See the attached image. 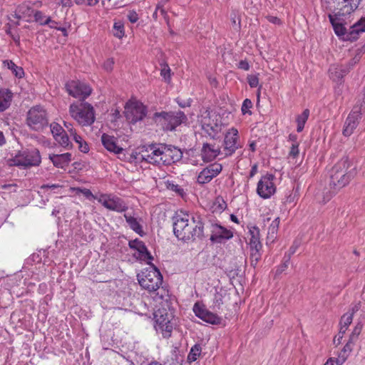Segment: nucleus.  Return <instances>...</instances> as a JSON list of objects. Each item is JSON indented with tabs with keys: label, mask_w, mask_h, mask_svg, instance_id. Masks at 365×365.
<instances>
[{
	"label": "nucleus",
	"mask_w": 365,
	"mask_h": 365,
	"mask_svg": "<svg viewBox=\"0 0 365 365\" xmlns=\"http://www.w3.org/2000/svg\"><path fill=\"white\" fill-rule=\"evenodd\" d=\"M173 232L184 242H193L203 237L204 224L200 216L187 213H177L173 217Z\"/></svg>",
	"instance_id": "nucleus-1"
},
{
	"label": "nucleus",
	"mask_w": 365,
	"mask_h": 365,
	"mask_svg": "<svg viewBox=\"0 0 365 365\" xmlns=\"http://www.w3.org/2000/svg\"><path fill=\"white\" fill-rule=\"evenodd\" d=\"M362 0H325L324 11L336 34H342L344 25L350 15L357 9Z\"/></svg>",
	"instance_id": "nucleus-2"
},
{
	"label": "nucleus",
	"mask_w": 365,
	"mask_h": 365,
	"mask_svg": "<svg viewBox=\"0 0 365 365\" xmlns=\"http://www.w3.org/2000/svg\"><path fill=\"white\" fill-rule=\"evenodd\" d=\"M356 173V165L349 157H343L339 160L329 172V185L334 190L333 192L348 185Z\"/></svg>",
	"instance_id": "nucleus-3"
},
{
	"label": "nucleus",
	"mask_w": 365,
	"mask_h": 365,
	"mask_svg": "<svg viewBox=\"0 0 365 365\" xmlns=\"http://www.w3.org/2000/svg\"><path fill=\"white\" fill-rule=\"evenodd\" d=\"M153 120L164 130L173 131L182 123H186L187 118L184 112L179 110L178 111L156 112L153 114Z\"/></svg>",
	"instance_id": "nucleus-4"
},
{
	"label": "nucleus",
	"mask_w": 365,
	"mask_h": 365,
	"mask_svg": "<svg viewBox=\"0 0 365 365\" xmlns=\"http://www.w3.org/2000/svg\"><path fill=\"white\" fill-rule=\"evenodd\" d=\"M69 113L81 126L91 125L96 120L93 107L91 104L84 101L71 104Z\"/></svg>",
	"instance_id": "nucleus-5"
},
{
	"label": "nucleus",
	"mask_w": 365,
	"mask_h": 365,
	"mask_svg": "<svg viewBox=\"0 0 365 365\" xmlns=\"http://www.w3.org/2000/svg\"><path fill=\"white\" fill-rule=\"evenodd\" d=\"M41 162L40 153L36 148L24 150L14 158L8 160L9 166H17L24 169L38 166Z\"/></svg>",
	"instance_id": "nucleus-6"
},
{
	"label": "nucleus",
	"mask_w": 365,
	"mask_h": 365,
	"mask_svg": "<svg viewBox=\"0 0 365 365\" xmlns=\"http://www.w3.org/2000/svg\"><path fill=\"white\" fill-rule=\"evenodd\" d=\"M26 125L35 131H41L48 125L46 110L41 106L31 107L26 115Z\"/></svg>",
	"instance_id": "nucleus-7"
},
{
	"label": "nucleus",
	"mask_w": 365,
	"mask_h": 365,
	"mask_svg": "<svg viewBox=\"0 0 365 365\" xmlns=\"http://www.w3.org/2000/svg\"><path fill=\"white\" fill-rule=\"evenodd\" d=\"M200 123L202 129L212 139L221 131L222 123L215 113L211 114L210 111L205 110L201 115Z\"/></svg>",
	"instance_id": "nucleus-8"
},
{
	"label": "nucleus",
	"mask_w": 365,
	"mask_h": 365,
	"mask_svg": "<svg viewBox=\"0 0 365 365\" xmlns=\"http://www.w3.org/2000/svg\"><path fill=\"white\" fill-rule=\"evenodd\" d=\"M140 285L149 292H154L159 289L163 283V276L160 271L153 266L152 270L147 272L140 278H138Z\"/></svg>",
	"instance_id": "nucleus-9"
},
{
	"label": "nucleus",
	"mask_w": 365,
	"mask_h": 365,
	"mask_svg": "<svg viewBox=\"0 0 365 365\" xmlns=\"http://www.w3.org/2000/svg\"><path fill=\"white\" fill-rule=\"evenodd\" d=\"M172 314L165 309H159L154 313L156 329L160 330L163 336L168 338L171 336L173 324L171 322Z\"/></svg>",
	"instance_id": "nucleus-10"
},
{
	"label": "nucleus",
	"mask_w": 365,
	"mask_h": 365,
	"mask_svg": "<svg viewBox=\"0 0 365 365\" xmlns=\"http://www.w3.org/2000/svg\"><path fill=\"white\" fill-rule=\"evenodd\" d=\"M66 89L68 94L83 101L92 92L91 87L78 80H72L66 83Z\"/></svg>",
	"instance_id": "nucleus-11"
},
{
	"label": "nucleus",
	"mask_w": 365,
	"mask_h": 365,
	"mask_svg": "<svg viewBox=\"0 0 365 365\" xmlns=\"http://www.w3.org/2000/svg\"><path fill=\"white\" fill-rule=\"evenodd\" d=\"M138 158L141 161L161 166V145H150L148 147H143Z\"/></svg>",
	"instance_id": "nucleus-12"
},
{
	"label": "nucleus",
	"mask_w": 365,
	"mask_h": 365,
	"mask_svg": "<svg viewBox=\"0 0 365 365\" xmlns=\"http://www.w3.org/2000/svg\"><path fill=\"white\" fill-rule=\"evenodd\" d=\"M96 200L109 210L122 212L128 209L126 204L121 198L112 194H101Z\"/></svg>",
	"instance_id": "nucleus-13"
},
{
	"label": "nucleus",
	"mask_w": 365,
	"mask_h": 365,
	"mask_svg": "<svg viewBox=\"0 0 365 365\" xmlns=\"http://www.w3.org/2000/svg\"><path fill=\"white\" fill-rule=\"evenodd\" d=\"M241 147L238 130L235 128H230L225 136L222 150L223 154L225 156H230Z\"/></svg>",
	"instance_id": "nucleus-14"
},
{
	"label": "nucleus",
	"mask_w": 365,
	"mask_h": 365,
	"mask_svg": "<svg viewBox=\"0 0 365 365\" xmlns=\"http://www.w3.org/2000/svg\"><path fill=\"white\" fill-rule=\"evenodd\" d=\"M274 176L267 173L259 180L257 186V195L263 199H268L275 193L276 187L274 184Z\"/></svg>",
	"instance_id": "nucleus-15"
},
{
	"label": "nucleus",
	"mask_w": 365,
	"mask_h": 365,
	"mask_svg": "<svg viewBox=\"0 0 365 365\" xmlns=\"http://www.w3.org/2000/svg\"><path fill=\"white\" fill-rule=\"evenodd\" d=\"M182 158L180 149L173 145H161V165H170Z\"/></svg>",
	"instance_id": "nucleus-16"
},
{
	"label": "nucleus",
	"mask_w": 365,
	"mask_h": 365,
	"mask_svg": "<svg viewBox=\"0 0 365 365\" xmlns=\"http://www.w3.org/2000/svg\"><path fill=\"white\" fill-rule=\"evenodd\" d=\"M147 110L141 103L133 102L125 106V117L133 123L142 120L146 115Z\"/></svg>",
	"instance_id": "nucleus-17"
},
{
	"label": "nucleus",
	"mask_w": 365,
	"mask_h": 365,
	"mask_svg": "<svg viewBox=\"0 0 365 365\" xmlns=\"http://www.w3.org/2000/svg\"><path fill=\"white\" fill-rule=\"evenodd\" d=\"M363 32H365V17L350 26L349 30L344 26L342 34L336 35L344 41H354L358 39L359 34Z\"/></svg>",
	"instance_id": "nucleus-18"
},
{
	"label": "nucleus",
	"mask_w": 365,
	"mask_h": 365,
	"mask_svg": "<svg viewBox=\"0 0 365 365\" xmlns=\"http://www.w3.org/2000/svg\"><path fill=\"white\" fill-rule=\"evenodd\" d=\"M222 170V165L220 163H212L202 169L198 174L197 182L199 184L210 182L215 177L218 175Z\"/></svg>",
	"instance_id": "nucleus-19"
},
{
	"label": "nucleus",
	"mask_w": 365,
	"mask_h": 365,
	"mask_svg": "<svg viewBox=\"0 0 365 365\" xmlns=\"http://www.w3.org/2000/svg\"><path fill=\"white\" fill-rule=\"evenodd\" d=\"M128 246L130 249L135 250L138 252V255H135L137 259L145 261L148 264H151V261L153 259V257L148 250L145 243L143 241L138 239L130 240L128 242Z\"/></svg>",
	"instance_id": "nucleus-20"
},
{
	"label": "nucleus",
	"mask_w": 365,
	"mask_h": 365,
	"mask_svg": "<svg viewBox=\"0 0 365 365\" xmlns=\"http://www.w3.org/2000/svg\"><path fill=\"white\" fill-rule=\"evenodd\" d=\"M210 231V240L214 243H222L225 240H230L233 237V233L231 230L218 224H212Z\"/></svg>",
	"instance_id": "nucleus-21"
},
{
	"label": "nucleus",
	"mask_w": 365,
	"mask_h": 365,
	"mask_svg": "<svg viewBox=\"0 0 365 365\" xmlns=\"http://www.w3.org/2000/svg\"><path fill=\"white\" fill-rule=\"evenodd\" d=\"M195 314L202 320L212 324H219L221 322V318L219 317L217 314H213L212 312L207 310L203 305L200 304L198 302H196L192 309Z\"/></svg>",
	"instance_id": "nucleus-22"
},
{
	"label": "nucleus",
	"mask_w": 365,
	"mask_h": 365,
	"mask_svg": "<svg viewBox=\"0 0 365 365\" xmlns=\"http://www.w3.org/2000/svg\"><path fill=\"white\" fill-rule=\"evenodd\" d=\"M221 154H223V153L219 145L208 143H203L201 149V156L204 162H211Z\"/></svg>",
	"instance_id": "nucleus-23"
},
{
	"label": "nucleus",
	"mask_w": 365,
	"mask_h": 365,
	"mask_svg": "<svg viewBox=\"0 0 365 365\" xmlns=\"http://www.w3.org/2000/svg\"><path fill=\"white\" fill-rule=\"evenodd\" d=\"M101 142L104 148L115 154H120L123 149L117 145V139L112 135L103 133L101 136Z\"/></svg>",
	"instance_id": "nucleus-24"
},
{
	"label": "nucleus",
	"mask_w": 365,
	"mask_h": 365,
	"mask_svg": "<svg viewBox=\"0 0 365 365\" xmlns=\"http://www.w3.org/2000/svg\"><path fill=\"white\" fill-rule=\"evenodd\" d=\"M48 158L53 165L58 168H64L71 162V154L65 153L62 154H49Z\"/></svg>",
	"instance_id": "nucleus-25"
},
{
	"label": "nucleus",
	"mask_w": 365,
	"mask_h": 365,
	"mask_svg": "<svg viewBox=\"0 0 365 365\" xmlns=\"http://www.w3.org/2000/svg\"><path fill=\"white\" fill-rule=\"evenodd\" d=\"M124 217L128 225L133 231L141 237L145 235V232L143 231V226L140 223L142 222V219L140 217H136L129 212L125 213Z\"/></svg>",
	"instance_id": "nucleus-26"
},
{
	"label": "nucleus",
	"mask_w": 365,
	"mask_h": 365,
	"mask_svg": "<svg viewBox=\"0 0 365 365\" xmlns=\"http://www.w3.org/2000/svg\"><path fill=\"white\" fill-rule=\"evenodd\" d=\"M355 116L354 113H349L344 122L342 133L346 137L350 136L359 125L360 120Z\"/></svg>",
	"instance_id": "nucleus-27"
},
{
	"label": "nucleus",
	"mask_w": 365,
	"mask_h": 365,
	"mask_svg": "<svg viewBox=\"0 0 365 365\" xmlns=\"http://www.w3.org/2000/svg\"><path fill=\"white\" fill-rule=\"evenodd\" d=\"M35 11L29 2H24L18 6L15 13V18L18 19L31 18Z\"/></svg>",
	"instance_id": "nucleus-28"
},
{
	"label": "nucleus",
	"mask_w": 365,
	"mask_h": 365,
	"mask_svg": "<svg viewBox=\"0 0 365 365\" xmlns=\"http://www.w3.org/2000/svg\"><path fill=\"white\" fill-rule=\"evenodd\" d=\"M13 99V93L6 88L0 89V112L9 108Z\"/></svg>",
	"instance_id": "nucleus-29"
},
{
	"label": "nucleus",
	"mask_w": 365,
	"mask_h": 365,
	"mask_svg": "<svg viewBox=\"0 0 365 365\" xmlns=\"http://www.w3.org/2000/svg\"><path fill=\"white\" fill-rule=\"evenodd\" d=\"M250 234L251 235L250 239V249L262 248V243L259 240V230L253 227L252 229L250 230Z\"/></svg>",
	"instance_id": "nucleus-30"
},
{
	"label": "nucleus",
	"mask_w": 365,
	"mask_h": 365,
	"mask_svg": "<svg viewBox=\"0 0 365 365\" xmlns=\"http://www.w3.org/2000/svg\"><path fill=\"white\" fill-rule=\"evenodd\" d=\"M349 72V68H347L345 65L336 66L334 70H331V76L334 81H340L344 76Z\"/></svg>",
	"instance_id": "nucleus-31"
},
{
	"label": "nucleus",
	"mask_w": 365,
	"mask_h": 365,
	"mask_svg": "<svg viewBox=\"0 0 365 365\" xmlns=\"http://www.w3.org/2000/svg\"><path fill=\"white\" fill-rule=\"evenodd\" d=\"M279 225V217L275 218L269 225L267 232V238L272 242L277 237V233Z\"/></svg>",
	"instance_id": "nucleus-32"
},
{
	"label": "nucleus",
	"mask_w": 365,
	"mask_h": 365,
	"mask_svg": "<svg viewBox=\"0 0 365 365\" xmlns=\"http://www.w3.org/2000/svg\"><path fill=\"white\" fill-rule=\"evenodd\" d=\"M55 140L66 150H70L73 147V145L69 140L68 134L66 131L60 135V136L56 137Z\"/></svg>",
	"instance_id": "nucleus-33"
},
{
	"label": "nucleus",
	"mask_w": 365,
	"mask_h": 365,
	"mask_svg": "<svg viewBox=\"0 0 365 365\" xmlns=\"http://www.w3.org/2000/svg\"><path fill=\"white\" fill-rule=\"evenodd\" d=\"M309 109H305L303 113L301 115H299L297 117V131L298 133H300L303 130L304 128V125L309 118Z\"/></svg>",
	"instance_id": "nucleus-34"
},
{
	"label": "nucleus",
	"mask_w": 365,
	"mask_h": 365,
	"mask_svg": "<svg viewBox=\"0 0 365 365\" xmlns=\"http://www.w3.org/2000/svg\"><path fill=\"white\" fill-rule=\"evenodd\" d=\"M202 348L200 344H195L190 349L187 355V361L190 363L195 361L197 358L200 356Z\"/></svg>",
	"instance_id": "nucleus-35"
},
{
	"label": "nucleus",
	"mask_w": 365,
	"mask_h": 365,
	"mask_svg": "<svg viewBox=\"0 0 365 365\" xmlns=\"http://www.w3.org/2000/svg\"><path fill=\"white\" fill-rule=\"evenodd\" d=\"M33 16L34 17V21L41 26H47L51 22V17L46 16L41 11H36Z\"/></svg>",
	"instance_id": "nucleus-36"
},
{
	"label": "nucleus",
	"mask_w": 365,
	"mask_h": 365,
	"mask_svg": "<svg viewBox=\"0 0 365 365\" xmlns=\"http://www.w3.org/2000/svg\"><path fill=\"white\" fill-rule=\"evenodd\" d=\"M290 262V259H289V256H284L282 259V264L279 265L275 272V275H280L284 271H285Z\"/></svg>",
	"instance_id": "nucleus-37"
},
{
	"label": "nucleus",
	"mask_w": 365,
	"mask_h": 365,
	"mask_svg": "<svg viewBox=\"0 0 365 365\" xmlns=\"http://www.w3.org/2000/svg\"><path fill=\"white\" fill-rule=\"evenodd\" d=\"M113 35L121 38L124 36V26L121 22H115L113 25Z\"/></svg>",
	"instance_id": "nucleus-38"
},
{
	"label": "nucleus",
	"mask_w": 365,
	"mask_h": 365,
	"mask_svg": "<svg viewBox=\"0 0 365 365\" xmlns=\"http://www.w3.org/2000/svg\"><path fill=\"white\" fill-rule=\"evenodd\" d=\"M363 53V48L358 49L356 55L354 58H352L349 63L345 65L347 68H349V71L360 61L361 55Z\"/></svg>",
	"instance_id": "nucleus-39"
},
{
	"label": "nucleus",
	"mask_w": 365,
	"mask_h": 365,
	"mask_svg": "<svg viewBox=\"0 0 365 365\" xmlns=\"http://www.w3.org/2000/svg\"><path fill=\"white\" fill-rule=\"evenodd\" d=\"M365 110V102H359V104L356 105L350 113H354L355 117L358 119L361 118V113Z\"/></svg>",
	"instance_id": "nucleus-40"
},
{
	"label": "nucleus",
	"mask_w": 365,
	"mask_h": 365,
	"mask_svg": "<svg viewBox=\"0 0 365 365\" xmlns=\"http://www.w3.org/2000/svg\"><path fill=\"white\" fill-rule=\"evenodd\" d=\"M50 128L54 138L60 136V135L66 131L58 123H52L50 125Z\"/></svg>",
	"instance_id": "nucleus-41"
},
{
	"label": "nucleus",
	"mask_w": 365,
	"mask_h": 365,
	"mask_svg": "<svg viewBox=\"0 0 365 365\" xmlns=\"http://www.w3.org/2000/svg\"><path fill=\"white\" fill-rule=\"evenodd\" d=\"M8 68L13 71L15 76L21 78L24 75V70L22 68L17 66L13 61H7Z\"/></svg>",
	"instance_id": "nucleus-42"
},
{
	"label": "nucleus",
	"mask_w": 365,
	"mask_h": 365,
	"mask_svg": "<svg viewBox=\"0 0 365 365\" xmlns=\"http://www.w3.org/2000/svg\"><path fill=\"white\" fill-rule=\"evenodd\" d=\"M252 106H253V104L250 99H249V98L245 99L242 103V108H241L242 113L243 114L247 113V114L251 115L252 112H251L250 109L252 108Z\"/></svg>",
	"instance_id": "nucleus-43"
},
{
	"label": "nucleus",
	"mask_w": 365,
	"mask_h": 365,
	"mask_svg": "<svg viewBox=\"0 0 365 365\" xmlns=\"http://www.w3.org/2000/svg\"><path fill=\"white\" fill-rule=\"evenodd\" d=\"M353 319V314H344L340 321V325L344 326V327H349V326L352 322Z\"/></svg>",
	"instance_id": "nucleus-44"
},
{
	"label": "nucleus",
	"mask_w": 365,
	"mask_h": 365,
	"mask_svg": "<svg viewBox=\"0 0 365 365\" xmlns=\"http://www.w3.org/2000/svg\"><path fill=\"white\" fill-rule=\"evenodd\" d=\"M223 304V297L221 293L216 292L214 295L213 305L214 308L220 309Z\"/></svg>",
	"instance_id": "nucleus-45"
},
{
	"label": "nucleus",
	"mask_w": 365,
	"mask_h": 365,
	"mask_svg": "<svg viewBox=\"0 0 365 365\" xmlns=\"http://www.w3.org/2000/svg\"><path fill=\"white\" fill-rule=\"evenodd\" d=\"M167 187L172 191L175 192L178 195L182 196L184 194V190L178 185L174 184L173 182H168Z\"/></svg>",
	"instance_id": "nucleus-46"
},
{
	"label": "nucleus",
	"mask_w": 365,
	"mask_h": 365,
	"mask_svg": "<svg viewBox=\"0 0 365 365\" xmlns=\"http://www.w3.org/2000/svg\"><path fill=\"white\" fill-rule=\"evenodd\" d=\"M262 248L250 249V260L251 261H259L261 258V254L259 252Z\"/></svg>",
	"instance_id": "nucleus-47"
},
{
	"label": "nucleus",
	"mask_w": 365,
	"mask_h": 365,
	"mask_svg": "<svg viewBox=\"0 0 365 365\" xmlns=\"http://www.w3.org/2000/svg\"><path fill=\"white\" fill-rule=\"evenodd\" d=\"M247 81L251 88H256L259 84V78L255 75H249L247 76Z\"/></svg>",
	"instance_id": "nucleus-48"
},
{
	"label": "nucleus",
	"mask_w": 365,
	"mask_h": 365,
	"mask_svg": "<svg viewBox=\"0 0 365 365\" xmlns=\"http://www.w3.org/2000/svg\"><path fill=\"white\" fill-rule=\"evenodd\" d=\"M77 5H87V6H95L99 1V0H74Z\"/></svg>",
	"instance_id": "nucleus-49"
},
{
	"label": "nucleus",
	"mask_w": 365,
	"mask_h": 365,
	"mask_svg": "<svg viewBox=\"0 0 365 365\" xmlns=\"http://www.w3.org/2000/svg\"><path fill=\"white\" fill-rule=\"evenodd\" d=\"M161 76L166 82H169L170 79V69L168 65H166L160 72Z\"/></svg>",
	"instance_id": "nucleus-50"
},
{
	"label": "nucleus",
	"mask_w": 365,
	"mask_h": 365,
	"mask_svg": "<svg viewBox=\"0 0 365 365\" xmlns=\"http://www.w3.org/2000/svg\"><path fill=\"white\" fill-rule=\"evenodd\" d=\"M299 155V144L295 142L292 143L289 155L290 157H292L293 158H295Z\"/></svg>",
	"instance_id": "nucleus-51"
},
{
	"label": "nucleus",
	"mask_w": 365,
	"mask_h": 365,
	"mask_svg": "<svg viewBox=\"0 0 365 365\" xmlns=\"http://www.w3.org/2000/svg\"><path fill=\"white\" fill-rule=\"evenodd\" d=\"M114 61L113 58H108L103 63V68L106 71H111L113 68Z\"/></svg>",
	"instance_id": "nucleus-52"
},
{
	"label": "nucleus",
	"mask_w": 365,
	"mask_h": 365,
	"mask_svg": "<svg viewBox=\"0 0 365 365\" xmlns=\"http://www.w3.org/2000/svg\"><path fill=\"white\" fill-rule=\"evenodd\" d=\"M77 144L78 145L79 150L81 152H83L84 153H86L88 152L89 147H88V144L86 143V142L83 139H81V141H78V143Z\"/></svg>",
	"instance_id": "nucleus-53"
},
{
	"label": "nucleus",
	"mask_w": 365,
	"mask_h": 365,
	"mask_svg": "<svg viewBox=\"0 0 365 365\" xmlns=\"http://www.w3.org/2000/svg\"><path fill=\"white\" fill-rule=\"evenodd\" d=\"M77 144L78 145L79 150L81 152H83L84 153H86L88 152L89 147H88V144L86 143V142L83 139H81V141H78V143Z\"/></svg>",
	"instance_id": "nucleus-54"
},
{
	"label": "nucleus",
	"mask_w": 365,
	"mask_h": 365,
	"mask_svg": "<svg viewBox=\"0 0 365 365\" xmlns=\"http://www.w3.org/2000/svg\"><path fill=\"white\" fill-rule=\"evenodd\" d=\"M238 68L242 69L243 71L250 70V64L247 60H241L237 65Z\"/></svg>",
	"instance_id": "nucleus-55"
},
{
	"label": "nucleus",
	"mask_w": 365,
	"mask_h": 365,
	"mask_svg": "<svg viewBox=\"0 0 365 365\" xmlns=\"http://www.w3.org/2000/svg\"><path fill=\"white\" fill-rule=\"evenodd\" d=\"M128 18L131 23H135L138 20V15L135 11H130L128 14Z\"/></svg>",
	"instance_id": "nucleus-56"
},
{
	"label": "nucleus",
	"mask_w": 365,
	"mask_h": 365,
	"mask_svg": "<svg viewBox=\"0 0 365 365\" xmlns=\"http://www.w3.org/2000/svg\"><path fill=\"white\" fill-rule=\"evenodd\" d=\"M298 247V244L294 242L291 247L289 248L288 252L284 254V256H289V259H291L292 256L296 252L297 249Z\"/></svg>",
	"instance_id": "nucleus-57"
},
{
	"label": "nucleus",
	"mask_w": 365,
	"mask_h": 365,
	"mask_svg": "<svg viewBox=\"0 0 365 365\" xmlns=\"http://www.w3.org/2000/svg\"><path fill=\"white\" fill-rule=\"evenodd\" d=\"M266 19L268 20L269 22L276 25H279L282 24L281 20L277 16H267Z\"/></svg>",
	"instance_id": "nucleus-58"
},
{
	"label": "nucleus",
	"mask_w": 365,
	"mask_h": 365,
	"mask_svg": "<svg viewBox=\"0 0 365 365\" xmlns=\"http://www.w3.org/2000/svg\"><path fill=\"white\" fill-rule=\"evenodd\" d=\"M64 126L66 128V132L70 135V136L76 132V130L73 128L72 124L70 123L64 122Z\"/></svg>",
	"instance_id": "nucleus-59"
},
{
	"label": "nucleus",
	"mask_w": 365,
	"mask_h": 365,
	"mask_svg": "<svg viewBox=\"0 0 365 365\" xmlns=\"http://www.w3.org/2000/svg\"><path fill=\"white\" fill-rule=\"evenodd\" d=\"M352 347H353V345L351 344L350 343L347 342L341 351V352L343 353V356L345 357V355L347 353H350L352 350Z\"/></svg>",
	"instance_id": "nucleus-60"
},
{
	"label": "nucleus",
	"mask_w": 365,
	"mask_h": 365,
	"mask_svg": "<svg viewBox=\"0 0 365 365\" xmlns=\"http://www.w3.org/2000/svg\"><path fill=\"white\" fill-rule=\"evenodd\" d=\"M57 22L52 20L51 19V22H49V24H47L48 26H49L50 28L51 29H57L58 31H66V29L64 28H61V27H57L56 25H57Z\"/></svg>",
	"instance_id": "nucleus-61"
},
{
	"label": "nucleus",
	"mask_w": 365,
	"mask_h": 365,
	"mask_svg": "<svg viewBox=\"0 0 365 365\" xmlns=\"http://www.w3.org/2000/svg\"><path fill=\"white\" fill-rule=\"evenodd\" d=\"M82 192L84 195L85 197L87 198L93 197L96 200V198H98V197L94 196L91 191L88 189H83L82 190Z\"/></svg>",
	"instance_id": "nucleus-62"
},
{
	"label": "nucleus",
	"mask_w": 365,
	"mask_h": 365,
	"mask_svg": "<svg viewBox=\"0 0 365 365\" xmlns=\"http://www.w3.org/2000/svg\"><path fill=\"white\" fill-rule=\"evenodd\" d=\"M361 328H362V326H361V324H357V325L354 327V330L352 331L351 334H353V335H354V336H359V334H360V333H361Z\"/></svg>",
	"instance_id": "nucleus-63"
},
{
	"label": "nucleus",
	"mask_w": 365,
	"mask_h": 365,
	"mask_svg": "<svg viewBox=\"0 0 365 365\" xmlns=\"http://www.w3.org/2000/svg\"><path fill=\"white\" fill-rule=\"evenodd\" d=\"M257 173V165L255 164L252 165L251 170L250 172V178L254 177Z\"/></svg>",
	"instance_id": "nucleus-64"
}]
</instances>
